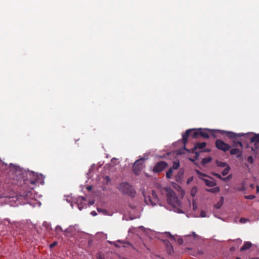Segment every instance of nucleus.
Returning a JSON list of instances; mask_svg holds the SVG:
<instances>
[{
    "mask_svg": "<svg viewBox=\"0 0 259 259\" xmlns=\"http://www.w3.org/2000/svg\"><path fill=\"white\" fill-rule=\"evenodd\" d=\"M163 190L165 192L167 203L176 210H182L180 208L182 206L181 201L179 199L176 193L169 187H165Z\"/></svg>",
    "mask_w": 259,
    "mask_h": 259,
    "instance_id": "nucleus-1",
    "label": "nucleus"
},
{
    "mask_svg": "<svg viewBox=\"0 0 259 259\" xmlns=\"http://www.w3.org/2000/svg\"><path fill=\"white\" fill-rule=\"evenodd\" d=\"M209 129L199 128L194 131L193 129L187 130L186 132L183 134V143L184 145H186L188 142V137L191 136L193 138H197L199 136L202 137L205 139L209 138Z\"/></svg>",
    "mask_w": 259,
    "mask_h": 259,
    "instance_id": "nucleus-2",
    "label": "nucleus"
},
{
    "mask_svg": "<svg viewBox=\"0 0 259 259\" xmlns=\"http://www.w3.org/2000/svg\"><path fill=\"white\" fill-rule=\"evenodd\" d=\"M119 190L124 194L134 197L136 191L133 187L128 183H122L118 187Z\"/></svg>",
    "mask_w": 259,
    "mask_h": 259,
    "instance_id": "nucleus-3",
    "label": "nucleus"
},
{
    "mask_svg": "<svg viewBox=\"0 0 259 259\" xmlns=\"http://www.w3.org/2000/svg\"><path fill=\"white\" fill-rule=\"evenodd\" d=\"M186 145L184 146V149L187 151L188 153H193L195 154L194 158H189V160L191 161H194L195 160H196L198 158L199 156V153L196 152V150L198 149H202L205 147L206 145V143L205 142L202 143H197L195 144L194 148L191 149H188L185 147Z\"/></svg>",
    "mask_w": 259,
    "mask_h": 259,
    "instance_id": "nucleus-4",
    "label": "nucleus"
},
{
    "mask_svg": "<svg viewBox=\"0 0 259 259\" xmlns=\"http://www.w3.org/2000/svg\"><path fill=\"white\" fill-rule=\"evenodd\" d=\"M144 196L145 202L147 205L154 206L159 204L158 198L154 191L152 190L147 196L144 194Z\"/></svg>",
    "mask_w": 259,
    "mask_h": 259,
    "instance_id": "nucleus-5",
    "label": "nucleus"
},
{
    "mask_svg": "<svg viewBox=\"0 0 259 259\" xmlns=\"http://www.w3.org/2000/svg\"><path fill=\"white\" fill-rule=\"evenodd\" d=\"M34 197L35 194L32 188L31 190H28L23 191V192H21L19 195V196L18 197L17 199L20 200L24 199L25 200H26V203H29L28 199H32L34 198Z\"/></svg>",
    "mask_w": 259,
    "mask_h": 259,
    "instance_id": "nucleus-6",
    "label": "nucleus"
},
{
    "mask_svg": "<svg viewBox=\"0 0 259 259\" xmlns=\"http://www.w3.org/2000/svg\"><path fill=\"white\" fill-rule=\"evenodd\" d=\"M215 145L217 149L222 150L223 152L228 151L231 147L230 145L220 139H217L215 141Z\"/></svg>",
    "mask_w": 259,
    "mask_h": 259,
    "instance_id": "nucleus-7",
    "label": "nucleus"
},
{
    "mask_svg": "<svg viewBox=\"0 0 259 259\" xmlns=\"http://www.w3.org/2000/svg\"><path fill=\"white\" fill-rule=\"evenodd\" d=\"M144 159L141 158L135 161L133 165V169L136 175H139L143 168Z\"/></svg>",
    "mask_w": 259,
    "mask_h": 259,
    "instance_id": "nucleus-8",
    "label": "nucleus"
},
{
    "mask_svg": "<svg viewBox=\"0 0 259 259\" xmlns=\"http://www.w3.org/2000/svg\"><path fill=\"white\" fill-rule=\"evenodd\" d=\"M179 212H185L188 218L191 217H206L208 215L206 214V211H179Z\"/></svg>",
    "mask_w": 259,
    "mask_h": 259,
    "instance_id": "nucleus-9",
    "label": "nucleus"
},
{
    "mask_svg": "<svg viewBox=\"0 0 259 259\" xmlns=\"http://www.w3.org/2000/svg\"><path fill=\"white\" fill-rule=\"evenodd\" d=\"M217 131L219 132L221 134H225L226 136L230 138V139H236L239 137H241L244 136L245 135L244 134H242V133L237 134V133H235L232 132H227V131H221V130H217Z\"/></svg>",
    "mask_w": 259,
    "mask_h": 259,
    "instance_id": "nucleus-10",
    "label": "nucleus"
},
{
    "mask_svg": "<svg viewBox=\"0 0 259 259\" xmlns=\"http://www.w3.org/2000/svg\"><path fill=\"white\" fill-rule=\"evenodd\" d=\"M84 205H86V200L83 197H79L75 202L71 204L72 208H74V206H75L80 210L84 208Z\"/></svg>",
    "mask_w": 259,
    "mask_h": 259,
    "instance_id": "nucleus-11",
    "label": "nucleus"
},
{
    "mask_svg": "<svg viewBox=\"0 0 259 259\" xmlns=\"http://www.w3.org/2000/svg\"><path fill=\"white\" fill-rule=\"evenodd\" d=\"M167 166V163L165 161L158 162L154 166L153 171L154 172L158 173L162 171Z\"/></svg>",
    "mask_w": 259,
    "mask_h": 259,
    "instance_id": "nucleus-12",
    "label": "nucleus"
},
{
    "mask_svg": "<svg viewBox=\"0 0 259 259\" xmlns=\"http://www.w3.org/2000/svg\"><path fill=\"white\" fill-rule=\"evenodd\" d=\"M230 153L231 155H237L236 157L237 158H240L242 157V152L238 148H235L230 150Z\"/></svg>",
    "mask_w": 259,
    "mask_h": 259,
    "instance_id": "nucleus-13",
    "label": "nucleus"
},
{
    "mask_svg": "<svg viewBox=\"0 0 259 259\" xmlns=\"http://www.w3.org/2000/svg\"><path fill=\"white\" fill-rule=\"evenodd\" d=\"M202 180L204 182L205 185L208 187H214L217 185V183L215 181L213 180L212 178L211 180H207L205 179H202Z\"/></svg>",
    "mask_w": 259,
    "mask_h": 259,
    "instance_id": "nucleus-14",
    "label": "nucleus"
},
{
    "mask_svg": "<svg viewBox=\"0 0 259 259\" xmlns=\"http://www.w3.org/2000/svg\"><path fill=\"white\" fill-rule=\"evenodd\" d=\"M213 215L222 220H225L226 218L224 217V215L226 214L227 211H213Z\"/></svg>",
    "mask_w": 259,
    "mask_h": 259,
    "instance_id": "nucleus-15",
    "label": "nucleus"
},
{
    "mask_svg": "<svg viewBox=\"0 0 259 259\" xmlns=\"http://www.w3.org/2000/svg\"><path fill=\"white\" fill-rule=\"evenodd\" d=\"M164 242L166 248L167 252L168 254H171L174 252L173 247L171 243L168 241H164Z\"/></svg>",
    "mask_w": 259,
    "mask_h": 259,
    "instance_id": "nucleus-16",
    "label": "nucleus"
},
{
    "mask_svg": "<svg viewBox=\"0 0 259 259\" xmlns=\"http://www.w3.org/2000/svg\"><path fill=\"white\" fill-rule=\"evenodd\" d=\"M174 187H175V188L179 192L181 198H183L185 194L184 190L179 185L176 184H175Z\"/></svg>",
    "mask_w": 259,
    "mask_h": 259,
    "instance_id": "nucleus-17",
    "label": "nucleus"
},
{
    "mask_svg": "<svg viewBox=\"0 0 259 259\" xmlns=\"http://www.w3.org/2000/svg\"><path fill=\"white\" fill-rule=\"evenodd\" d=\"M252 246V244L250 242H244L243 246L240 248V251H243L247 249H249Z\"/></svg>",
    "mask_w": 259,
    "mask_h": 259,
    "instance_id": "nucleus-18",
    "label": "nucleus"
},
{
    "mask_svg": "<svg viewBox=\"0 0 259 259\" xmlns=\"http://www.w3.org/2000/svg\"><path fill=\"white\" fill-rule=\"evenodd\" d=\"M250 140L251 142L255 143V145L259 144V134H255V135L251 138Z\"/></svg>",
    "mask_w": 259,
    "mask_h": 259,
    "instance_id": "nucleus-19",
    "label": "nucleus"
},
{
    "mask_svg": "<svg viewBox=\"0 0 259 259\" xmlns=\"http://www.w3.org/2000/svg\"><path fill=\"white\" fill-rule=\"evenodd\" d=\"M206 191L207 192H209L216 193L219 192L220 191V189L219 187H215L214 188H211V189H206Z\"/></svg>",
    "mask_w": 259,
    "mask_h": 259,
    "instance_id": "nucleus-20",
    "label": "nucleus"
},
{
    "mask_svg": "<svg viewBox=\"0 0 259 259\" xmlns=\"http://www.w3.org/2000/svg\"><path fill=\"white\" fill-rule=\"evenodd\" d=\"M216 164L218 166L221 167H226L227 166H229L227 163L220 161L219 160L216 161Z\"/></svg>",
    "mask_w": 259,
    "mask_h": 259,
    "instance_id": "nucleus-21",
    "label": "nucleus"
},
{
    "mask_svg": "<svg viewBox=\"0 0 259 259\" xmlns=\"http://www.w3.org/2000/svg\"><path fill=\"white\" fill-rule=\"evenodd\" d=\"M224 203V198L223 197H221L220 201L215 204V207L217 209H219L222 206V205Z\"/></svg>",
    "mask_w": 259,
    "mask_h": 259,
    "instance_id": "nucleus-22",
    "label": "nucleus"
},
{
    "mask_svg": "<svg viewBox=\"0 0 259 259\" xmlns=\"http://www.w3.org/2000/svg\"><path fill=\"white\" fill-rule=\"evenodd\" d=\"M232 146L234 147L239 146L240 148H242L243 147V144L242 142L240 141H233L232 143Z\"/></svg>",
    "mask_w": 259,
    "mask_h": 259,
    "instance_id": "nucleus-23",
    "label": "nucleus"
},
{
    "mask_svg": "<svg viewBox=\"0 0 259 259\" xmlns=\"http://www.w3.org/2000/svg\"><path fill=\"white\" fill-rule=\"evenodd\" d=\"M211 160H212V158L211 157L204 158L202 160V164L203 165H205L207 163L210 162Z\"/></svg>",
    "mask_w": 259,
    "mask_h": 259,
    "instance_id": "nucleus-24",
    "label": "nucleus"
},
{
    "mask_svg": "<svg viewBox=\"0 0 259 259\" xmlns=\"http://www.w3.org/2000/svg\"><path fill=\"white\" fill-rule=\"evenodd\" d=\"M197 192V187L194 186L191 189L190 194L192 197H194L196 195Z\"/></svg>",
    "mask_w": 259,
    "mask_h": 259,
    "instance_id": "nucleus-25",
    "label": "nucleus"
},
{
    "mask_svg": "<svg viewBox=\"0 0 259 259\" xmlns=\"http://www.w3.org/2000/svg\"><path fill=\"white\" fill-rule=\"evenodd\" d=\"M212 175H213V176L217 177L218 178H219L224 181H226L227 180H228L229 178V177H228L227 178H223L220 174L215 173V172H213L212 174Z\"/></svg>",
    "mask_w": 259,
    "mask_h": 259,
    "instance_id": "nucleus-26",
    "label": "nucleus"
},
{
    "mask_svg": "<svg viewBox=\"0 0 259 259\" xmlns=\"http://www.w3.org/2000/svg\"><path fill=\"white\" fill-rule=\"evenodd\" d=\"M230 170V167L229 166H227L223 170L222 172L223 176H225L228 174L229 171Z\"/></svg>",
    "mask_w": 259,
    "mask_h": 259,
    "instance_id": "nucleus-27",
    "label": "nucleus"
},
{
    "mask_svg": "<svg viewBox=\"0 0 259 259\" xmlns=\"http://www.w3.org/2000/svg\"><path fill=\"white\" fill-rule=\"evenodd\" d=\"M173 170L172 168L169 169V170L166 173V177L168 179H170L172 176Z\"/></svg>",
    "mask_w": 259,
    "mask_h": 259,
    "instance_id": "nucleus-28",
    "label": "nucleus"
},
{
    "mask_svg": "<svg viewBox=\"0 0 259 259\" xmlns=\"http://www.w3.org/2000/svg\"><path fill=\"white\" fill-rule=\"evenodd\" d=\"M215 132V130H209V136H212L213 138H216Z\"/></svg>",
    "mask_w": 259,
    "mask_h": 259,
    "instance_id": "nucleus-29",
    "label": "nucleus"
},
{
    "mask_svg": "<svg viewBox=\"0 0 259 259\" xmlns=\"http://www.w3.org/2000/svg\"><path fill=\"white\" fill-rule=\"evenodd\" d=\"M247 160L250 164H252L253 163V159L251 156H248Z\"/></svg>",
    "mask_w": 259,
    "mask_h": 259,
    "instance_id": "nucleus-30",
    "label": "nucleus"
},
{
    "mask_svg": "<svg viewBox=\"0 0 259 259\" xmlns=\"http://www.w3.org/2000/svg\"><path fill=\"white\" fill-rule=\"evenodd\" d=\"M192 205H193V210H196L197 207V204L196 203V201L194 199H193L192 201Z\"/></svg>",
    "mask_w": 259,
    "mask_h": 259,
    "instance_id": "nucleus-31",
    "label": "nucleus"
},
{
    "mask_svg": "<svg viewBox=\"0 0 259 259\" xmlns=\"http://www.w3.org/2000/svg\"><path fill=\"white\" fill-rule=\"evenodd\" d=\"M180 166V163L179 162H174L173 164V168L176 169H178Z\"/></svg>",
    "mask_w": 259,
    "mask_h": 259,
    "instance_id": "nucleus-32",
    "label": "nucleus"
},
{
    "mask_svg": "<svg viewBox=\"0 0 259 259\" xmlns=\"http://www.w3.org/2000/svg\"><path fill=\"white\" fill-rule=\"evenodd\" d=\"M197 173L199 175L200 177H206L207 175L205 174H203L201 172H200L198 170H197Z\"/></svg>",
    "mask_w": 259,
    "mask_h": 259,
    "instance_id": "nucleus-33",
    "label": "nucleus"
},
{
    "mask_svg": "<svg viewBox=\"0 0 259 259\" xmlns=\"http://www.w3.org/2000/svg\"><path fill=\"white\" fill-rule=\"evenodd\" d=\"M56 231H62V229L60 226H57L55 228Z\"/></svg>",
    "mask_w": 259,
    "mask_h": 259,
    "instance_id": "nucleus-34",
    "label": "nucleus"
},
{
    "mask_svg": "<svg viewBox=\"0 0 259 259\" xmlns=\"http://www.w3.org/2000/svg\"><path fill=\"white\" fill-rule=\"evenodd\" d=\"M247 220L248 219L242 218L240 219V222L241 223H245V222H247Z\"/></svg>",
    "mask_w": 259,
    "mask_h": 259,
    "instance_id": "nucleus-35",
    "label": "nucleus"
},
{
    "mask_svg": "<svg viewBox=\"0 0 259 259\" xmlns=\"http://www.w3.org/2000/svg\"><path fill=\"white\" fill-rule=\"evenodd\" d=\"M166 234L168 235V236H169V238H170L171 240H175V237L172 235H171L170 233L169 232H166L165 233Z\"/></svg>",
    "mask_w": 259,
    "mask_h": 259,
    "instance_id": "nucleus-36",
    "label": "nucleus"
},
{
    "mask_svg": "<svg viewBox=\"0 0 259 259\" xmlns=\"http://www.w3.org/2000/svg\"><path fill=\"white\" fill-rule=\"evenodd\" d=\"M177 242L179 244L181 245L183 243V240L182 238H179L177 240Z\"/></svg>",
    "mask_w": 259,
    "mask_h": 259,
    "instance_id": "nucleus-37",
    "label": "nucleus"
},
{
    "mask_svg": "<svg viewBox=\"0 0 259 259\" xmlns=\"http://www.w3.org/2000/svg\"><path fill=\"white\" fill-rule=\"evenodd\" d=\"M57 244V242H54L53 243H52L50 245V247L51 248H52L55 247Z\"/></svg>",
    "mask_w": 259,
    "mask_h": 259,
    "instance_id": "nucleus-38",
    "label": "nucleus"
},
{
    "mask_svg": "<svg viewBox=\"0 0 259 259\" xmlns=\"http://www.w3.org/2000/svg\"><path fill=\"white\" fill-rule=\"evenodd\" d=\"M193 177L189 178L187 181V184H189L191 183V182L193 181Z\"/></svg>",
    "mask_w": 259,
    "mask_h": 259,
    "instance_id": "nucleus-39",
    "label": "nucleus"
},
{
    "mask_svg": "<svg viewBox=\"0 0 259 259\" xmlns=\"http://www.w3.org/2000/svg\"><path fill=\"white\" fill-rule=\"evenodd\" d=\"M36 181H28V183L31 185H34L36 183Z\"/></svg>",
    "mask_w": 259,
    "mask_h": 259,
    "instance_id": "nucleus-40",
    "label": "nucleus"
},
{
    "mask_svg": "<svg viewBox=\"0 0 259 259\" xmlns=\"http://www.w3.org/2000/svg\"><path fill=\"white\" fill-rule=\"evenodd\" d=\"M254 196L253 195H248V196H246V198H247V199H252L254 198Z\"/></svg>",
    "mask_w": 259,
    "mask_h": 259,
    "instance_id": "nucleus-41",
    "label": "nucleus"
},
{
    "mask_svg": "<svg viewBox=\"0 0 259 259\" xmlns=\"http://www.w3.org/2000/svg\"><path fill=\"white\" fill-rule=\"evenodd\" d=\"M101 212H103L104 214H108V215H111L112 214L111 213H108L109 211H101Z\"/></svg>",
    "mask_w": 259,
    "mask_h": 259,
    "instance_id": "nucleus-42",
    "label": "nucleus"
},
{
    "mask_svg": "<svg viewBox=\"0 0 259 259\" xmlns=\"http://www.w3.org/2000/svg\"><path fill=\"white\" fill-rule=\"evenodd\" d=\"M97 258L98 259H104V257L103 256H102L101 255V254H98V255L97 256Z\"/></svg>",
    "mask_w": 259,
    "mask_h": 259,
    "instance_id": "nucleus-43",
    "label": "nucleus"
},
{
    "mask_svg": "<svg viewBox=\"0 0 259 259\" xmlns=\"http://www.w3.org/2000/svg\"><path fill=\"white\" fill-rule=\"evenodd\" d=\"M105 180L107 181V182H109L110 181V177L108 176H106L105 177Z\"/></svg>",
    "mask_w": 259,
    "mask_h": 259,
    "instance_id": "nucleus-44",
    "label": "nucleus"
},
{
    "mask_svg": "<svg viewBox=\"0 0 259 259\" xmlns=\"http://www.w3.org/2000/svg\"><path fill=\"white\" fill-rule=\"evenodd\" d=\"M91 214H92L93 216H95L97 214V213L96 212V211H92Z\"/></svg>",
    "mask_w": 259,
    "mask_h": 259,
    "instance_id": "nucleus-45",
    "label": "nucleus"
},
{
    "mask_svg": "<svg viewBox=\"0 0 259 259\" xmlns=\"http://www.w3.org/2000/svg\"><path fill=\"white\" fill-rule=\"evenodd\" d=\"M138 217H138V216H137V217H131V216L130 215V220H133V219H136V218H138Z\"/></svg>",
    "mask_w": 259,
    "mask_h": 259,
    "instance_id": "nucleus-46",
    "label": "nucleus"
},
{
    "mask_svg": "<svg viewBox=\"0 0 259 259\" xmlns=\"http://www.w3.org/2000/svg\"><path fill=\"white\" fill-rule=\"evenodd\" d=\"M113 244L114 245V246H115V247H119V245H117L116 243H113Z\"/></svg>",
    "mask_w": 259,
    "mask_h": 259,
    "instance_id": "nucleus-47",
    "label": "nucleus"
},
{
    "mask_svg": "<svg viewBox=\"0 0 259 259\" xmlns=\"http://www.w3.org/2000/svg\"><path fill=\"white\" fill-rule=\"evenodd\" d=\"M249 259H259V257H251Z\"/></svg>",
    "mask_w": 259,
    "mask_h": 259,
    "instance_id": "nucleus-48",
    "label": "nucleus"
},
{
    "mask_svg": "<svg viewBox=\"0 0 259 259\" xmlns=\"http://www.w3.org/2000/svg\"><path fill=\"white\" fill-rule=\"evenodd\" d=\"M97 210L99 211V210H105L104 209H100V208H97Z\"/></svg>",
    "mask_w": 259,
    "mask_h": 259,
    "instance_id": "nucleus-49",
    "label": "nucleus"
},
{
    "mask_svg": "<svg viewBox=\"0 0 259 259\" xmlns=\"http://www.w3.org/2000/svg\"><path fill=\"white\" fill-rule=\"evenodd\" d=\"M204 151L209 152V150H208V149H206V150H204Z\"/></svg>",
    "mask_w": 259,
    "mask_h": 259,
    "instance_id": "nucleus-50",
    "label": "nucleus"
},
{
    "mask_svg": "<svg viewBox=\"0 0 259 259\" xmlns=\"http://www.w3.org/2000/svg\"><path fill=\"white\" fill-rule=\"evenodd\" d=\"M88 189L89 190H91V187H88Z\"/></svg>",
    "mask_w": 259,
    "mask_h": 259,
    "instance_id": "nucleus-51",
    "label": "nucleus"
},
{
    "mask_svg": "<svg viewBox=\"0 0 259 259\" xmlns=\"http://www.w3.org/2000/svg\"><path fill=\"white\" fill-rule=\"evenodd\" d=\"M236 259H241L240 257H237Z\"/></svg>",
    "mask_w": 259,
    "mask_h": 259,
    "instance_id": "nucleus-52",
    "label": "nucleus"
},
{
    "mask_svg": "<svg viewBox=\"0 0 259 259\" xmlns=\"http://www.w3.org/2000/svg\"><path fill=\"white\" fill-rule=\"evenodd\" d=\"M131 208H132V209H135V208H134V207H132Z\"/></svg>",
    "mask_w": 259,
    "mask_h": 259,
    "instance_id": "nucleus-53",
    "label": "nucleus"
}]
</instances>
